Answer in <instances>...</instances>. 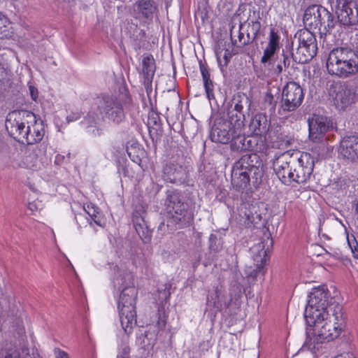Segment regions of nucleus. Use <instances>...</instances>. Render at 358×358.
I'll use <instances>...</instances> for the list:
<instances>
[{
    "label": "nucleus",
    "instance_id": "nucleus-50",
    "mask_svg": "<svg viewBox=\"0 0 358 358\" xmlns=\"http://www.w3.org/2000/svg\"><path fill=\"white\" fill-rule=\"evenodd\" d=\"M24 358H36L34 356H31L29 355H27L26 357Z\"/></svg>",
    "mask_w": 358,
    "mask_h": 358
},
{
    "label": "nucleus",
    "instance_id": "nucleus-20",
    "mask_svg": "<svg viewBox=\"0 0 358 358\" xmlns=\"http://www.w3.org/2000/svg\"><path fill=\"white\" fill-rule=\"evenodd\" d=\"M243 24L240 23L238 26L231 24L230 27V38L234 46L242 48L251 42L252 38L250 37V33L248 32L246 35L242 32Z\"/></svg>",
    "mask_w": 358,
    "mask_h": 358
},
{
    "label": "nucleus",
    "instance_id": "nucleus-19",
    "mask_svg": "<svg viewBox=\"0 0 358 358\" xmlns=\"http://www.w3.org/2000/svg\"><path fill=\"white\" fill-rule=\"evenodd\" d=\"M121 325L127 334L131 333L136 324V308H118Z\"/></svg>",
    "mask_w": 358,
    "mask_h": 358
},
{
    "label": "nucleus",
    "instance_id": "nucleus-9",
    "mask_svg": "<svg viewBox=\"0 0 358 358\" xmlns=\"http://www.w3.org/2000/svg\"><path fill=\"white\" fill-rule=\"evenodd\" d=\"M296 164V151H287L275 155L273 162V170L285 185H290L293 181V165Z\"/></svg>",
    "mask_w": 358,
    "mask_h": 358
},
{
    "label": "nucleus",
    "instance_id": "nucleus-26",
    "mask_svg": "<svg viewBox=\"0 0 358 358\" xmlns=\"http://www.w3.org/2000/svg\"><path fill=\"white\" fill-rule=\"evenodd\" d=\"M142 71L144 76L145 83H151L155 71V61L151 55L143 57L142 61Z\"/></svg>",
    "mask_w": 358,
    "mask_h": 358
},
{
    "label": "nucleus",
    "instance_id": "nucleus-10",
    "mask_svg": "<svg viewBox=\"0 0 358 358\" xmlns=\"http://www.w3.org/2000/svg\"><path fill=\"white\" fill-rule=\"evenodd\" d=\"M303 98V89L298 83H287L282 89L280 113L294 111L301 106Z\"/></svg>",
    "mask_w": 358,
    "mask_h": 358
},
{
    "label": "nucleus",
    "instance_id": "nucleus-45",
    "mask_svg": "<svg viewBox=\"0 0 358 358\" xmlns=\"http://www.w3.org/2000/svg\"><path fill=\"white\" fill-rule=\"evenodd\" d=\"M324 145L323 143H322L320 146H319V151L317 153V157H320V156H323V153H324Z\"/></svg>",
    "mask_w": 358,
    "mask_h": 358
},
{
    "label": "nucleus",
    "instance_id": "nucleus-17",
    "mask_svg": "<svg viewBox=\"0 0 358 358\" xmlns=\"http://www.w3.org/2000/svg\"><path fill=\"white\" fill-rule=\"evenodd\" d=\"M162 173V178L167 182L181 184L187 178L185 170L176 161L166 162L163 167Z\"/></svg>",
    "mask_w": 358,
    "mask_h": 358
},
{
    "label": "nucleus",
    "instance_id": "nucleus-41",
    "mask_svg": "<svg viewBox=\"0 0 358 358\" xmlns=\"http://www.w3.org/2000/svg\"><path fill=\"white\" fill-rule=\"evenodd\" d=\"M264 246L262 245H259L258 246V248H261V252H260V254H259V257H260V260L258 259L257 257H254V260L255 262H257V267L259 268L260 266H262L264 264V262H265V254H266V252L264 250Z\"/></svg>",
    "mask_w": 358,
    "mask_h": 358
},
{
    "label": "nucleus",
    "instance_id": "nucleus-14",
    "mask_svg": "<svg viewBox=\"0 0 358 358\" xmlns=\"http://www.w3.org/2000/svg\"><path fill=\"white\" fill-rule=\"evenodd\" d=\"M329 15V11L323 6L312 5L308 7L303 15V24L310 31L320 29L323 24V16Z\"/></svg>",
    "mask_w": 358,
    "mask_h": 358
},
{
    "label": "nucleus",
    "instance_id": "nucleus-52",
    "mask_svg": "<svg viewBox=\"0 0 358 358\" xmlns=\"http://www.w3.org/2000/svg\"><path fill=\"white\" fill-rule=\"evenodd\" d=\"M355 253L356 254L355 255V258L358 259V252H355Z\"/></svg>",
    "mask_w": 358,
    "mask_h": 358
},
{
    "label": "nucleus",
    "instance_id": "nucleus-12",
    "mask_svg": "<svg viewBox=\"0 0 358 358\" xmlns=\"http://www.w3.org/2000/svg\"><path fill=\"white\" fill-rule=\"evenodd\" d=\"M296 164L293 165V182L303 183L310 177L314 165L315 157L306 152L296 151Z\"/></svg>",
    "mask_w": 358,
    "mask_h": 358
},
{
    "label": "nucleus",
    "instance_id": "nucleus-43",
    "mask_svg": "<svg viewBox=\"0 0 358 358\" xmlns=\"http://www.w3.org/2000/svg\"><path fill=\"white\" fill-rule=\"evenodd\" d=\"M29 90L31 95V97L33 100L36 101L38 97V91L37 88H36L34 85H32L30 83H29Z\"/></svg>",
    "mask_w": 358,
    "mask_h": 358
},
{
    "label": "nucleus",
    "instance_id": "nucleus-42",
    "mask_svg": "<svg viewBox=\"0 0 358 358\" xmlns=\"http://www.w3.org/2000/svg\"><path fill=\"white\" fill-rule=\"evenodd\" d=\"M243 103L247 104L248 103V99L245 97L243 99L238 101L235 105L234 107L231 109L232 110H235L240 113H243Z\"/></svg>",
    "mask_w": 358,
    "mask_h": 358
},
{
    "label": "nucleus",
    "instance_id": "nucleus-29",
    "mask_svg": "<svg viewBox=\"0 0 358 358\" xmlns=\"http://www.w3.org/2000/svg\"><path fill=\"white\" fill-rule=\"evenodd\" d=\"M215 55L218 66L221 71L224 72L231 58V51L229 48H224L220 46L215 50Z\"/></svg>",
    "mask_w": 358,
    "mask_h": 358
},
{
    "label": "nucleus",
    "instance_id": "nucleus-18",
    "mask_svg": "<svg viewBox=\"0 0 358 358\" xmlns=\"http://www.w3.org/2000/svg\"><path fill=\"white\" fill-rule=\"evenodd\" d=\"M133 13L136 19L152 20L157 10L155 0H137L132 6Z\"/></svg>",
    "mask_w": 358,
    "mask_h": 358
},
{
    "label": "nucleus",
    "instance_id": "nucleus-53",
    "mask_svg": "<svg viewBox=\"0 0 358 358\" xmlns=\"http://www.w3.org/2000/svg\"><path fill=\"white\" fill-rule=\"evenodd\" d=\"M96 131H97L98 134H99V129H96ZM94 131H95V129H94L92 130V132L94 133Z\"/></svg>",
    "mask_w": 358,
    "mask_h": 358
},
{
    "label": "nucleus",
    "instance_id": "nucleus-54",
    "mask_svg": "<svg viewBox=\"0 0 358 358\" xmlns=\"http://www.w3.org/2000/svg\"><path fill=\"white\" fill-rule=\"evenodd\" d=\"M338 221H339V222L343 225L344 226V224L342 223V221L339 220L338 219H336Z\"/></svg>",
    "mask_w": 358,
    "mask_h": 358
},
{
    "label": "nucleus",
    "instance_id": "nucleus-30",
    "mask_svg": "<svg viewBox=\"0 0 358 358\" xmlns=\"http://www.w3.org/2000/svg\"><path fill=\"white\" fill-rule=\"evenodd\" d=\"M113 271L116 280H120L122 284L127 281L131 282V280L133 279V275L126 269L125 266L123 264L115 266Z\"/></svg>",
    "mask_w": 358,
    "mask_h": 358
},
{
    "label": "nucleus",
    "instance_id": "nucleus-47",
    "mask_svg": "<svg viewBox=\"0 0 358 358\" xmlns=\"http://www.w3.org/2000/svg\"><path fill=\"white\" fill-rule=\"evenodd\" d=\"M163 294L164 295L165 300H166L170 296V292L165 289Z\"/></svg>",
    "mask_w": 358,
    "mask_h": 358
},
{
    "label": "nucleus",
    "instance_id": "nucleus-3",
    "mask_svg": "<svg viewBox=\"0 0 358 358\" xmlns=\"http://www.w3.org/2000/svg\"><path fill=\"white\" fill-rule=\"evenodd\" d=\"M326 66L331 75L349 78L358 73V55L350 48L336 47L329 53Z\"/></svg>",
    "mask_w": 358,
    "mask_h": 358
},
{
    "label": "nucleus",
    "instance_id": "nucleus-40",
    "mask_svg": "<svg viewBox=\"0 0 358 358\" xmlns=\"http://www.w3.org/2000/svg\"><path fill=\"white\" fill-rule=\"evenodd\" d=\"M199 67H200V71H201V76L203 78V81L206 80L210 79V73H209L207 66L206 64L200 62Z\"/></svg>",
    "mask_w": 358,
    "mask_h": 358
},
{
    "label": "nucleus",
    "instance_id": "nucleus-49",
    "mask_svg": "<svg viewBox=\"0 0 358 358\" xmlns=\"http://www.w3.org/2000/svg\"><path fill=\"white\" fill-rule=\"evenodd\" d=\"M41 147H43V149H42V150H40V153H41V154H44V153L45 152V146H44V145H41Z\"/></svg>",
    "mask_w": 358,
    "mask_h": 358
},
{
    "label": "nucleus",
    "instance_id": "nucleus-27",
    "mask_svg": "<svg viewBox=\"0 0 358 358\" xmlns=\"http://www.w3.org/2000/svg\"><path fill=\"white\" fill-rule=\"evenodd\" d=\"M84 210L91 218L90 224L94 222L96 225L102 227L104 224L103 218L99 209L92 203H87L84 205Z\"/></svg>",
    "mask_w": 358,
    "mask_h": 358
},
{
    "label": "nucleus",
    "instance_id": "nucleus-4",
    "mask_svg": "<svg viewBox=\"0 0 358 358\" xmlns=\"http://www.w3.org/2000/svg\"><path fill=\"white\" fill-rule=\"evenodd\" d=\"M97 109L99 115L95 112H90L85 118L84 124L88 127H94L100 123L103 119L120 124L125 117L122 102L115 96H102L97 100Z\"/></svg>",
    "mask_w": 358,
    "mask_h": 358
},
{
    "label": "nucleus",
    "instance_id": "nucleus-11",
    "mask_svg": "<svg viewBox=\"0 0 358 358\" xmlns=\"http://www.w3.org/2000/svg\"><path fill=\"white\" fill-rule=\"evenodd\" d=\"M251 156L243 155L236 162L231 171V183L238 190L244 189L250 182V174L257 168L251 164Z\"/></svg>",
    "mask_w": 358,
    "mask_h": 358
},
{
    "label": "nucleus",
    "instance_id": "nucleus-5",
    "mask_svg": "<svg viewBox=\"0 0 358 358\" xmlns=\"http://www.w3.org/2000/svg\"><path fill=\"white\" fill-rule=\"evenodd\" d=\"M280 36L275 29H271L268 37V42L261 57V63L267 65L274 74L279 76L283 69L289 65V59L284 50L280 55Z\"/></svg>",
    "mask_w": 358,
    "mask_h": 358
},
{
    "label": "nucleus",
    "instance_id": "nucleus-37",
    "mask_svg": "<svg viewBox=\"0 0 358 358\" xmlns=\"http://www.w3.org/2000/svg\"><path fill=\"white\" fill-rule=\"evenodd\" d=\"M0 358H20V353L15 348L8 349Z\"/></svg>",
    "mask_w": 358,
    "mask_h": 358
},
{
    "label": "nucleus",
    "instance_id": "nucleus-16",
    "mask_svg": "<svg viewBox=\"0 0 358 358\" xmlns=\"http://www.w3.org/2000/svg\"><path fill=\"white\" fill-rule=\"evenodd\" d=\"M308 127L310 138L314 142H322L330 126L326 117L314 115L308 120Z\"/></svg>",
    "mask_w": 358,
    "mask_h": 358
},
{
    "label": "nucleus",
    "instance_id": "nucleus-33",
    "mask_svg": "<svg viewBox=\"0 0 358 358\" xmlns=\"http://www.w3.org/2000/svg\"><path fill=\"white\" fill-rule=\"evenodd\" d=\"M203 85L207 97L209 100L214 99V85L211 79L203 80Z\"/></svg>",
    "mask_w": 358,
    "mask_h": 358
},
{
    "label": "nucleus",
    "instance_id": "nucleus-24",
    "mask_svg": "<svg viewBox=\"0 0 358 358\" xmlns=\"http://www.w3.org/2000/svg\"><path fill=\"white\" fill-rule=\"evenodd\" d=\"M317 54V50L312 48H306L298 45L295 52H292L293 59L298 63L305 64L310 61Z\"/></svg>",
    "mask_w": 358,
    "mask_h": 358
},
{
    "label": "nucleus",
    "instance_id": "nucleus-39",
    "mask_svg": "<svg viewBox=\"0 0 358 358\" xmlns=\"http://www.w3.org/2000/svg\"><path fill=\"white\" fill-rule=\"evenodd\" d=\"M8 73L4 65L0 63V90L2 88V85L7 80Z\"/></svg>",
    "mask_w": 358,
    "mask_h": 358
},
{
    "label": "nucleus",
    "instance_id": "nucleus-48",
    "mask_svg": "<svg viewBox=\"0 0 358 358\" xmlns=\"http://www.w3.org/2000/svg\"><path fill=\"white\" fill-rule=\"evenodd\" d=\"M134 225H135L136 230L137 233L138 234L139 236H141L140 229H143L142 227L141 226V224H139V228H138L136 224V221L134 220Z\"/></svg>",
    "mask_w": 358,
    "mask_h": 358
},
{
    "label": "nucleus",
    "instance_id": "nucleus-34",
    "mask_svg": "<svg viewBox=\"0 0 358 358\" xmlns=\"http://www.w3.org/2000/svg\"><path fill=\"white\" fill-rule=\"evenodd\" d=\"M9 24L8 19L0 13V38L7 36V26Z\"/></svg>",
    "mask_w": 358,
    "mask_h": 358
},
{
    "label": "nucleus",
    "instance_id": "nucleus-2",
    "mask_svg": "<svg viewBox=\"0 0 358 358\" xmlns=\"http://www.w3.org/2000/svg\"><path fill=\"white\" fill-rule=\"evenodd\" d=\"M6 128L15 139L30 145L40 142L45 134L43 122L28 110L9 113Z\"/></svg>",
    "mask_w": 358,
    "mask_h": 358
},
{
    "label": "nucleus",
    "instance_id": "nucleus-25",
    "mask_svg": "<svg viewBox=\"0 0 358 358\" xmlns=\"http://www.w3.org/2000/svg\"><path fill=\"white\" fill-rule=\"evenodd\" d=\"M298 45L303 48H310L317 50V42L315 35L312 31L308 29L300 30L298 33Z\"/></svg>",
    "mask_w": 358,
    "mask_h": 358
},
{
    "label": "nucleus",
    "instance_id": "nucleus-23",
    "mask_svg": "<svg viewBox=\"0 0 358 358\" xmlns=\"http://www.w3.org/2000/svg\"><path fill=\"white\" fill-rule=\"evenodd\" d=\"M207 305L217 310H220L223 306H227V302L224 292L218 287L212 290L207 296Z\"/></svg>",
    "mask_w": 358,
    "mask_h": 358
},
{
    "label": "nucleus",
    "instance_id": "nucleus-21",
    "mask_svg": "<svg viewBox=\"0 0 358 358\" xmlns=\"http://www.w3.org/2000/svg\"><path fill=\"white\" fill-rule=\"evenodd\" d=\"M249 129L252 135L262 136L268 130V121L264 114H257L251 120Z\"/></svg>",
    "mask_w": 358,
    "mask_h": 358
},
{
    "label": "nucleus",
    "instance_id": "nucleus-13",
    "mask_svg": "<svg viewBox=\"0 0 358 358\" xmlns=\"http://www.w3.org/2000/svg\"><path fill=\"white\" fill-rule=\"evenodd\" d=\"M336 14L340 23L345 26L358 22V8H355L353 0H337Z\"/></svg>",
    "mask_w": 358,
    "mask_h": 358
},
{
    "label": "nucleus",
    "instance_id": "nucleus-55",
    "mask_svg": "<svg viewBox=\"0 0 358 358\" xmlns=\"http://www.w3.org/2000/svg\"><path fill=\"white\" fill-rule=\"evenodd\" d=\"M236 34V38H238V34Z\"/></svg>",
    "mask_w": 358,
    "mask_h": 358
},
{
    "label": "nucleus",
    "instance_id": "nucleus-28",
    "mask_svg": "<svg viewBox=\"0 0 358 358\" xmlns=\"http://www.w3.org/2000/svg\"><path fill=\"white\" fill-rule=\"evenodd\" d=\"M228 116L229 120L226 121L231 123V125L235 127V134H243V122L245 120L244 113L229 110Z\"/></svg>",
    "mask_w": 358,
    "mask_h": 358
},
{
    "label": "nucleus",
    "instance_id": "nucleus-46",
    "mask_svg": "<svg viewBox=\"0 0 358 358\" xmlns=\"http://www.w3.org/2000/svg\"><path fill=\"white\" fill-rule=\"evenodd\" d=\"M245 216H246V218L247 220L250 222H254V217L253 216H251L250 214H247L246 213H245Z\"/></svg>",
    "mask_w": 358,
    "mask_h": 358
},
{
    "label": "nucleus",
    "instance_id": "nucleus-51",
    "mask_svg": "<svg viewBox=\"0 0 358 358\" xmlns=\"http://www.w3.org/2000/svg\"><path fill=\"white\" fill-rule=\"evenodd\" d=\"M67 120H68L69 122H70V121H73V119H71V118H70V117H69V116H68V117H67Z\"/></svg>",
    "mask_w": 358,
    "mask_h": 358
},
{
    "label": "nucleus",
    "instance_id": "nucleus-15",
    "mask_svg": "<svg viewBox=\"0 0 358 358\" xmlns=\"http://www.w3.org/2000/svg\"><path fill=\"white\" fill-rule=\"evenodd\" d=\"M339 156L352 163L358 162V136H350L343 138L338 150Z\"/></svg>",
    "mask_w": 358,
    "mask_h": 358
},
{
    "label": "nucleus",
    "instance_id": "nucleus-32",
    "mask_svg": "<svg viewBox=\"0 0 358 358\" xmlns=\"http://www.w3.org/2000/svg\"><path fill=\"white\" fill-rule=\"evenodd\" d=\"M248 32L250 33V37L252 38L253 41L261 29V24L259 21H252L248 24Z\"/></svg>",
    "mask_w": 358,
    "mask_h": 358
},
{
    "label": "nucleus",
    "instance_id": "nucleus-44",
    "mask_svg": "<svg viewBox=\"0 0 358 358\" xmlns=\"http://www.w3.org/2000/svg\"><path fill=\"white\" fill-rule=\"evenodd\" d=\"M54 355L55 358H69L68 353L59 348L54 350Z\"/></svg>",
    "mask_w": 358,
    "mask_h": 358
},
{
    "label": "nucleus",
    "instance_id": "nucleus-6",
    "mask_svg": "<svg viewBox=\"0 0 358 358\" xmlns=\"http://www.w3.org/2000/svg\"><path fill=\"white\" fill-rule=\"evenodd\" d=\"M243 134H235V127L227 121L219 122L212 131V140L226 144L232 141L231 148L234 150L243 151L248 149L245 143V138Z\"/></svg>",
    "mask_w": 358,
    "mask_h": 358
},
{
    "label": "nucleus",
    "instance_id": "nucleus-36",
    "mask_svg": "<svg viewBox=\"0 0 358 358\" xmlns=\"http://www.w3.org/2000/svg\"><path fill=\"white\" fill-rule=\"evenodd\" d=\"M347 241L348 245L350 248L351 251L353 254V256L354 257H355L356 254L355 253V252H358V243L354 236H348Z\"/></svg>",
    "mask_w": 358,
    "mask_h": 358
},
{
    "label": "nucleus",
    "instance_id": "nucleus-1",
    "mask_svg": "<svg viewBox=\"0 0 358 358\" xmlns=\"http://www.w3.org/2000/svg\"><path fill=\"white\" fill-rule=\"evenodd\" d=\"M331 301L324 287L314 288L309 295L304 316L310 327L306 341L310 349H318L320 344L334 340L344 329L343 308Z\"/></svg>",
    "mask_w": 358,
    "mask_h": 358
},
{
    "label": "nucleus",
    "instance_id": "nucleus-38",
    "mask_svg": "<svg viewBox=\"0 0 358 358\" xmlns=\"http://www.w3.org/2000/svg\"><path fill=\"white\" fill-rule=\"evenodd\" d=\"M130 354V348L127 344H124L119 352V354L117 356V358H130L129 357Z\"/></svg>",
    "mask_w": 358,
    "mask_h": 358
},
{
    "label": "nucleus",
    "instance_id": "nucleus-22",
    "mask_svg": "<svg viewBox=\"0 0 358 358\" xmlns=\"http://www.w3.org/2000/svg\"><path fill=\"white\" fill-rule=\"evenodd\" d=\"M138 291L134 286L126 287L121 292L118 308H136V301Z\"/></svg>",
    "mask_w": 358,
    "mask_h": 358
},
{
    "label": "nucleus",
    "instance_id": "nucleus-35",
    "mask_svg": "<svg viewBox=\"0 0 358 358\" xmlns=\"http://www.w3.org/2000/svg\"><path fill=\"white\" fill-rule=\"evenodd\" d=\"M323 24H324V29L327 31L334 27V17L330 12H329V15L323 16Z\"/></svg>",
    "mask_w": 358,
    "mask_h": 358
},
{
    "label": "nucleus",
    "instance_id": "nucleus-8",
    "mask_svg": "<svg viewBox=\"0 0 358 358\" xmlns=\"http://www.w3.org/2000/svg\"><path fill=\"white\" fill-rule=\"evenodd\" d=\"M165 206L171 222L174 224L185 225L189 220L187 217V204L182 201V196L176 190L166 193Z\"/></svg>",
    "mask_w": 358,
    "mask_h": 358
},
{
    "label": "nucleus",
    "instance_id": "nucleus-31",
    "mask_svg": "<svg viewBox=\"0 0 358 358\" xmlns=\"http://www.w3.org/2000/svg\"><path fill=\"white\" fill-rule=\"evenodd\" d=\"M38 154H29L25 155L22 160V165L27 169H34L38 164Z\"/></svg>",
    "mask_w": 358,
    "mask_h": 358
},
{
    "label": "nucleus",
    "instance_id": "nucleus-7",
    "mask_svg": "<svg viewBox=\"0 0 358 358\" xmlns=\"http://www.w3.org/2000/svg\"><path fill=\"white\" fill-rule=\"evenodd\" d=\"M329 95L338 110H345L353 103L358 101L356 86L351 87L342 82L333 83L329 88Z\"/></svg>",
    "mask_w": 358,
    "mask_h": 358
}]
</instances>
